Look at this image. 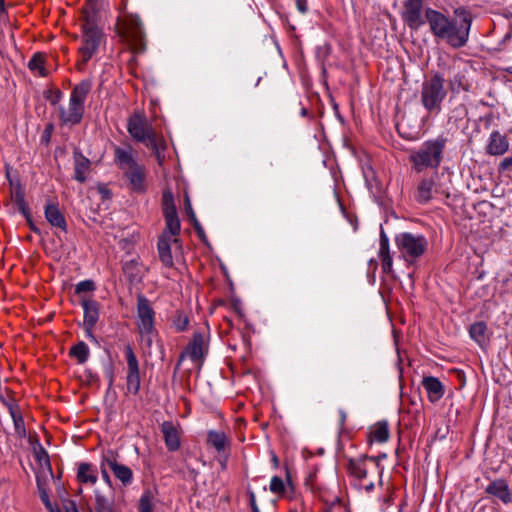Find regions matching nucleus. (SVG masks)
<instances>
[{"instance_id":"obj_1","label":"nucleus","mask_w":512,"mask_h":512,"mask_svg":"<svg viewBox=\"0 0 512 512\" xmlns=\"http://www.w3.org/2000/svg\"><path fill=\"white\" fill-rule=\"evenodd\" d=\"M455 15V19H450L440 11L432 8L425 9V19L433 36L450 47L458 49L468 42L472 15L463 8H457Z\"/></svg>"},{"instance_id":"obj_2","label":"nucleus","mask_w":512,"mask_h":512,"mask_svg":"<svg viewBox=\"0 0 512 512\" xmlns=\"http://www.w3.org/2000/svg\"><path fill=\"white\" fill-rule=\"evenodd\" d=\"M113 154L114 162L128 180L131 190L134 192L145 191V167L135 160L136 152L132 146L129 144L125 147L115 146Z\"/></svg>"},{"instance_id":"obj_3","label":"nucleus","mask_w":512,"mask_h":512,"mask_svg":"<svg viewBox=\"0 0 512 512\" xmlns=\"http://www.w3.org/2000/svg\"><path fill=\"white\" fill-rule=\"evenodd\" d=\"M98 14L95 7L91 4L83 8L82 11V45L79 48L82 63H87L97 52L103 33L98 27Z\"/></svg>"},{"instance_id":"obj_4","label":"nucleus","mask_w":512,"mask_h":512,"mask_svg":"<svg viewBox=\"0 0 512 512\" xmlns=\"http://www.w3.org/2000/svg\"><path fill=\"white\" fill-rule=\"evenodd\" d=\"M446 144L447 138L443 135L423 142L409 156L413 170L421 173L428 168L437 169L443 160Z\"/></svg>"},{"instance_id":"obj_5","label":"nucleus","mask_w":512,"mask_h":512,"mask_svg":"<svg viewBox=\"0 0 512 512\" xmlns=\"http://www.w3.org/2000/svg\"><path fill=\"white\" fill-rule=\"evenodd\" d=\"M127 130L135 141L145 144L160 161L165 143L161 137L157 136L151 123L143 115L134 113L128 120Z\"/></svg>"},{"instance_id":"obj_6","label":"nucleus","mask_w":512,"mask_h":512,"mask_svg":"<svg viewBox=\"0 0 512 512\" xmlns=\"http://www.w3.org/2000/svg\"><path fill=\"white\" fill-rule=\"evenodd\" d=\"M445 82L442 74L435 73L421 85L420 102L430 115H438L442 110V103L448 93Z\"/></svg>"},{"instance_id":"obj_7","label":"nucleus","mask_w":512,"mask_h":512,"mask_svg":"<svg viewBox=\"0 0 512 512\" xmlns=\"http://www.w3.org/2000/svg\"><path fill=\"white\" fill-rule=\"evenodd\" d=\"M399 257L408 265L416 263L427 251L428 240L422 234L401 232L395 236Z\"/></svg>"},{"instance_id":"obj_8","label":"nucleus","mask_w":512,"mask_h":512,"mask_svg":"<svg viewBox=\"0 0 512 512\" xmlns=\"http://www.w3.org/2000/svg\"><path fill=\"white\" fill-rule=\"evenodd\" d=\"M155 311L150 301L143 295H137L136 326L140 335L141 344L150 348L153 344L157 331L154 326Z\"/></svg>"},{"instance_id":"obj_9","label":"nucleus","mask_w":512,"mask_h":512,"mask_svg":"<svg viewBox=\"0 0 512 512\" xmlns=\"http://www.w3.org/2000/svg\"><path fill=\"white\" fill-rule=\"evenodd\" d=\"M121 36L136 52L145 50V33L141 19L135 14H126L122 21Z\"/></svg>"},{"instance_id":"obj_10","label":"nucleus","mask_w":512,"mask_h":512,"mask_svg":"<svg viewBox=\"0 0 512 512\" xmlns=\"http://www.w3.org/2000/svg\"><path fill=\"white\" fill-rule=\"evenodd\" d=\"M209 349V332L205 329L195 331L192 340L186 349L180 355L179 362L188 357L193 362L201 361L208 353ZM180 363H178L179 365Z\"/></svg>"},{"instance_id":"obj_11","label":"nucleus","mask_w":512,"mask_h":512,"mask_svg":"<svg viewBox=\"0 0 512 512\" xmlns=\"http://www.w3.org/2000/svg\"><path fill=\"white\" fill-rule=\"evenodd\" d=\"M438 180L439 174L435 172L430 177H424L419 181L415 191V199L418 203L426 204L435 195L446 193Z\"/></svg>"},{"instance_id":"obj_12","label":"nucleus","mask_w":512,"mask_h":512,"mask_svg":"<svg viewBox=\"0 0 512 512\" xmlns=\"http://www.w3.org/2000/svg\"><path fill=\"white\" fill-rule=\"evenodd\" d=\"M401 17L412 30H418L425 23L423 17V0H405Z\"/></svg>"},{"instance_id":"obj_13","label":"nucleus","mask_w":512,"mask_h":512,"mask_svg":"<svg viewBox=\"0 0 512 512\" xmlns=\"http://www.w3.org/2000/svg\"><path fill=\"white\" fill-rule=\"evenodd\" d=\"M127 361L126 387L127 392L133 395L138 394L140 390V372L139 363L133 349L130 345L125 347Z\"/></svg>"},{"instance_id":"obj_14","label":"nucleus","mask_w":512,"mask_h":512,"mask_svg":"<svg viewBox=\"0 0 512 512\" xmlns=\"http://www.w3.org/2000/svg\"><path fill=\"white\" fill-rule=\"evenodd\" d=\"M104 461L109 469L112 470L115 477L124 485L128 486L133 481L132 470L117 461V455L114 451L109 450L104 454Z\"/></svg>"},{"instance_id":"obj_15","label":"nucleus","mask_w":512,"mask_h":512,"mask_svg":"<svg viewBox=\"0 0 512 512\" xmlns=\"http://www.w3.org/2000/svg\"><path fill=\"white\" fill-rule=\"evenodd\" d=\"M59 119L62 125L74 126L81 122L84 114V107L69 99L68 107L59 106Z\"/></svg>"},{"instance_id":"obj_16","label":"nucleus","mask_w":512,"mask_h":512,"mask_svg":"<svg viewBox=\"0 0 512 512\" xmlns=\"http://www.w3.org/2000/svg\"><path fill=\"white\" fill-rule=\"evenodd\" d=\"M368 460L374 461L376 463V466H379L378 457H374V456H362L357 459H349V461H348L349 474L359 481L366 479L367 475H368L366 462Z\"/></svg>"},{"instance_id":"obj_17","label":"nucleus","mask_w":512,"mask_h":512,"mask_svg":"<svg viewBox=\"0 0 512 512\" xmlns=\"http://www.w3.org/2000/svg\"><path fill=\"white\" fill-rule=\"evenodd\" d=\"M161 432L167 449L169 451H177L180 448L178 427L171 421H165L161 424Z\"/></svg>"},{"instance_id":"obj_18","label":"nucleus","mask_w":512,"mask_h":512,"mask_svg":"<svg viewBox=\"0 0 512 512\" xmlns=\"http://www.w3.org/2000/svg\"><path fill=\"white\" fill-rule=\"evenodd\" d=\"M45 218L48 223L62 232H67V222L57 204L47 203L45 206Z\"/></svg>"},{"instance_id":"obj_19","label":"nucleus","mask_w":512,"mask_h":512,"mask_svg":"<svg viewBox=\"0 0 512 512\" xmlns=\"http://www.w3.org/2000/svg\"><path fill=\"white\" fill-rule=\"evenodd\" d=\"M178 241V238L172 239L169 236H166V233H163L158 239L157 248L159 259L166 267H172L174 264L171 253V243H177Z\"/></svg>"},{"instance_id":"obj_20","label":"nucleus","mask_w":512,"mask_h":512,"mask_svg":"<svg viewBox=\"0 0 512 512\" xmlns=\"http://www.w3.org/2000/svg\"><path fill=\"white\" fill-rule=\"evenodd\" d=\"M509 149V142L505 135H502L499 131H493L490 134L489 143L487 146V153L490 155H503Z\"/></svg>"},{"instance_id":"obj_21","label":"nucleus","mask_w":512,"mask_h":512,"mask_svg":"<svg viewBox=\"0 0 512 512\" xmlns=\"http://www.w3.org/2000/svg\"><path fill=\"white\" fill-rule=\"evenodd\" d=\"M422 386L427 392L429 401L432 403L439 401L444 395V387L436 377H424L422 380Z\"/></svg>"},{"instance_id":"obj_22","label":"nucleus","mask_w":512,"mask_h":512,"mask_svg":"<svg viewBox=\"0 0 512 512\" xmlns=\"http://www.w3.org/2000/svg\"><path fill=\"white\" fill-rule=\"evenodd\" d=\"M379 258L383 272L391 274L393 272V260L390 255L389 239L383 230L380 233Z\"/></svg>"},{"instance_id":"obj_23","label":"nucleus","mask_w":512,"mask_h":512,"mask_svg":"<svg viewBox=\"0 0 512 512\" xmlns=\"http://www.w3.org/2000/svg\"><path fill=\"white\" fill-rule=\"evenodd\" d=\"M485 491L486 493L498 498L504 504H509L512 501L511 493L505 480L498 479L491 482L486 487Z\"/></svg>"},{"instance_id":"obj_24","label":"nucleus","mask_w":512,"mask_h":512,"mask_svg":"<svg viewBox=\"0 0 512 512\" xmlns=\"http://www.w3.org/2000/svg\"><path fill=\"white\" fill-rule=\"evenodd\" d=\"M81 305L84 310L83 327H94L99 319V303L92 299H83Z\"/></svg>"},{"instance_id":"obj_25","label":"nucleus","mask_w":512,"mask_h":512,"mask_svg":"<svg viewBox=\"0 0 512 512\" xmlns=\"http://www.w3.org/2000/svg\"><path fill=\"white\" fill-rule=\"evenodd\" d=\"M91 162L83 156L81 153H74V179L80 183L87 180V176L90 172Z\"/></svg>"},{"instance_id":"obj_26","label":"nucleus","mask_w":512,"mask_h":512,"mask_svg":"<svg viewBox=\"0 0 512 512\" xmlns=\"http://www.w3.org/2000/svg\"><path fill=\"white\" fill-rule=\"evenodd\" d=\"M92 89V81L89 79H84L77 85H75L72 89L70 100L76 102L84 107L85 101L91 92Z\"/></svg>"},{"instance_id":"obj_27","label":"nucleus","mask_w":512,"mask_h":512,"mask_svg":"<svg viewBox=\"0 0 512 512\" xmlns=\"http://www.w3.org/2000/svg\"><path fill=\"white\" fill-rule=\"evenodd\" d=\"M371 442L385 443L389 439V426L386 421L377 422L369 432Z\"/></svg>"},{"instance_id":"obj_28","label":"nucleus","mask_w":512,"mask_h":512,"mask_svg":"<svg viewBox=\"0 0 512 512\" xmlns=\"http://www.w3.org/2000/svg\"><path fill=\"white\" fill-rule=\"evenodd\" d=\"M77 479L80 483L95 484L98 479L96 469L89 463H80L78 465Z\"/></svg>"},{"instance_id":"obj_29","label":"nucleus","mask_w":512,"mask_h":512,"mask_svg":"<svg viewBox=\"0 0 512 512\" xmlns=\"http://www.w3.org/2000/svg\"><path fill=\"white\" fill-rule=\"evenodd\" d=\"M469 334L471 338L477 342L480 346H484L488 343L489 338L487 335V325L485 322H475L470 326Z\"/></svg>"},{"instance_id":"obj_30","label":"nucleus","mask_w":512,"mask_h":512,"mask_svg":"<svg viewBox=\"0 0 512 512\" xmlns=\"http://www.w3.org/2000/svg\"><path fill=\"white\" fill-rule=\"evenodd\" d=\"M207 443L214 447L218 452L224 451L228 445V440L223 432L209 431L207 436Z\"/></svg>"},{"instance_id":"obj_31","label":"nucleus","mask_w":512,"mask_h":512,"mask_svg":"<svg viewBox=\"0 0 512 512\" xmlns=\"http://www.w3.org/2000/svg\"><path fill=\"white\" fill-rule=\"evenodd\" d=\"M166 228L164 233L170 238L175 237L180 233L181 225L177 213L164 215Z\"/></svg>"},{"instance_id":"obj_32","label":"nucleus","mask_w":512,"mask_h":512,"mask_svg":"<svg viewBox=\"0 0 512 512\" xmlns=\"http://www.w3.org/2000/svg\"><path fill=\"white\" fill-rule=\"evenodd\" d=\"M123 272L130 282H135L141 278V267L135 260H130L124 263Z\"/></svg>"},{"instance_id":"obj_33","label":"nucleus","mask_w":512,"mask_h":512,"mask_svg":"<svg viewBox=\"0 0 512 512\" xmlns=\"http://www.w3.org/2000/svg\"><path fill=\"white\" fill-rule=\"evenodd\" d=\"M89 354V347L83 341L78 342L70 349V355L76 358L80 364H83L88 360Z\"/></svg>"},{"instance_id":"obj_34","label":"nucleus","mask_w":512,"mask_h":512,"mask_svg":"<svg viewBox=\"0 0 512 512\" xmlns=\"http://www.w3.org/2000/svg\"><path fill=\"white\" fill-rule=\"evenodd\" d=\"M95 510L96 512H117L113 502L97 491L95 492Z\"/></svg>"},{"instance_id":"obj_35","label":"nucleus","mask_w":512,"mask_h":512,"mask_svg":"<svg viewBox=\"0 0 512 512\" xmlns=\"http://www.w3.org/2000/svg\"><path fill=\"white\" fill-rule=\"evenodd\" d=\"M28 68L33 72H38L40 76H46L47 72L44 67V56L36 53L28 62Z\"/></svg>"},{"instance_id":"obj_36","label":"nucleus","mask_w":512,"mask_h":512,"mask_svg":"<svg viewBox=\"0 0 512 512\" xmlns=\"http://www.w3.org/2000/svg\"><path fill=\"white\" fill-rule=\"evenodd\" d=\"M153 499L154 496L150 490L144 491L139 500V512H153Z\"/></svg>"},{"instance_id":"obj_37","label":"nucleus","mask_w":512,"mask_h":512,"mask_svg":"<svg viewBox=\"0 0 512 512\" xmlns=\"http://www.w3.org/2000/svg\"><path fill=\"white\" fill-rule=\"evenodd\" d=\"M162 209L164 215L177 213L176 206L174 204L173 194L169 190L163 192Z\"/></svg>"},{"instance_id":"obj_38","label":"nucleus","mask_w":512,"mask_h":512,"mask_svg":"<svg viewBox=\"0 0 512 512\" xmlns=\"http://www.w3.org/2000/svg\"><path fill=\"white\" fill-rule=\"evenodd\" d=\"M185 213L187 214L190 222L192 223L194 228L197 230V232L199 234L203 233V229L196 218V215H195V212L193 211L190 199L187 195L185 196Z\"/></svg>"},{"instance_id":"obj_39","label":"nucleus","mask_w":512,"mask_h":512,"mask_svg":"<svg viewBox=\"0 0 512 512\" xmlns=\"http://www.w3.org/2000/svg\"><path fill=\"white\" fill-rule=\"evenodd\" d=\"M10 414L13 419L15 430L17 431V433L19 435H25L26 431H25V426H24V420H23V417L20 414L19 410L11 407Z\"/></svg>"},{"instance_id":"obj_40","label":"nucleus","mask_w":512,"mask_h":512,"mask_svg":"<svg viewBox=\"0 0 512 512\" xmlns=\"http://www.w3.org/2000/svg\"><path fill=\"white\" fill-rule=\"evenodd\" d=\"M269 489L272 493L282 495L285 491L283 480L278 476H273L270 482Z\"/></svg>"},{"instance_id":"obj_41","label":"nucleus","mask_w":512,"mask_h":512,"mask_svg":"<svg viewBox=\"0 0 512 512\" xmlns=\"http://www.w3.org/2000/svg\"><path fill=\"white\" fill-rule=\"evenodd\" d=\"M462 80V76H460L459 74L455 75L453 79L449 80V88L454 92H458L461 89L465 90L466 87Z\"/></svg>"},{"instance_id":"obj_42","label":"nucleus","mask_w":512,"mask_h":512,"mask_svg":"<svg viewBox=\"0 0 512 512\" xmlns=\"http://www.w3.org/2000/svg\"><path fill=\"white\" fill-rule=\"evenodd\" d=\"M95 289V284L92 280H83L76 285V293L90 292Z\"/></svg>"},{"instance_id":"obj_43","label":"nucleus","mask_w":512,"mask_h":512,"mask_svg":"<svg viewBox=\"0 0 512 512\" xmlns=\"http://www.w3.org/2000/svg\"><path fill=\"white\" fill-rule=\"evenodd\" d=\"M62 96V92L60 90H57L51 96H48L47 99L49 100L51 105H57L62 99Z\"/></svg>"},{"instance_id":"obj_44","label":"nucleus","mask_w":512,"mask_h":512,"mask_svg":"<svg viewBox=\"0 0 512 512\" xmlns=\"http://www.w3.org/2000/svg\"><path fill=\"white\" fill-rule=\"evenodd\" d=\"M512 166V156L510 157H506L504 158L500 165H499V170L500 171H505L507 170L508 168H510Z\"/></svg>"},{"instance_id":"obj_45","label":"nucleus","mask_w":512,"mask_h":512,"mask_svg":"<svg viewBox=\"0 0 512 512\" xmlns=\"http://www.w3.org/2000/svg\"><path fill=\"white\" fill-rule=\"evenodd\" d=\"M106 462L104 461V456L102 457V462H101V472H102V477L103 479L109 483L110 482V477H109V474L107 473L106 471Z\"/></svg>"},{"instance_id":"obj_46","label":"nucleus","mask_w":512,"mask_h":512,"mask_svg":"<svg viewBox=\"0 0 512 512\" xmlns=\"http://www.w3.org/2000/svg\"><path fill=\"white\" fill-rule=\"evenodd\" d=\"M249 502L252 509V512H254V509H259L256 503V496L253 491H249Z\"/></svg>"},{"instance_id":"obj_47","label":"nucleus","mask_w":512,"mask_h":512,"mask_svg":"<svg viewBox=\"0 0 512 512\" xmlns=\"http://www.w3.org/2000/svg\"><path fill=\"white\" fill-rule=\"evenodd\" d=\"M338 414H339V424H340L341 428H343L346 418H347V413L343 409H339Z\"/></svg>"},{"instance_id":"obj_48","label":"nucleus","mask_w":512,"mask_h":512,"mask_svg":"<svg viewBox=\"0 0 512 512\" xmlns=\"http://www.w3.org/2000/svg\"><path fill=\"white\" fill-rule=\"evenodd\" d=\"M106 374H107L108 384H109V388H110V387H112V385L114 383V373H113V370L111 367H109L107 369Z\"/></svg>"},{"instance_id":"obj_49","label":"nucleus","mask_w":512,"mask_h":512,"mask_svg":"<svg viewBox=\"0 0 512 512\" xmlns=\"http://www.w3.org/2000/svg\"><path fill=\"white\" fill-rule=\"evenodd\" d=\"M187 325H188V319L187 318H184L183 320H179L178 323L176 324L177 329L179 331L185 330Z\"/></svg>"},{"instance_id":"obj_50","label":"nucleus","mask_w":512,"mask_h":512,"mask_svg":"<svg viewBox=\"0 0 512 512\" xmlns=\"http://www.w3.org/2000/svg\"><path fill=\"white\" fill-rule=\"evenodd\" d=\"M83 328H84V330H85V332H86V337H87L88 339L92 340V341H96V338H95V336H94V334H93V328H94V327H90V328H88V327H83Z\"/></svg>"},{"instance_id":"obj_51","label":"nucleus","mask_w":512,"mask_h":512,"mask_svg":"<svg viewBox=\"0 0 512 512\" xmlns=\"http://www.w3.org/2000/svg\"><path fill=\"white\" fill-rule=\"evenodd\" d=\"M297 8L301 13H305L307 10L306 4L302 1H297Z\"/></svg>"},{"instance_id":"obj_52","label":"nucleus","mask_w":512,"mask_h":512,"mask_svg":"<svg viewBox=\"0 0 512 512\" xmlns=\"http://www.w3.org/2000/svg\"><path fill=\"white\" fill-rule=\"evenodd\" d=\"M41 500L43 501V503L49 507L50 506V503H49V498H48V495L45 491H42L41 492Z\"/></svg>"},{"instance_id":"obj_53","label":"nucleus","mask_w":512,"mask_h":512,"mask_svg":"<svg viewBox=\"0 0 512 512\" xmlns=\"http://www.w3.org/2000/svg\"><path fill=\"white\" fill-rule=\"evenodd\" d=\"M366 492L370 493L374 490V483L370 482L369 484L364 486Z\"/></svg>"},{"instance_id":"obj_54","label":"nucleus","mask_w":512,"mask_h":512,"mask_svg":"<svg viewBox=\"0 0 512 512\" xmlns=\"http://www.w3.org/2000/svg\"><path fill=\"white\" fill-rule=\"evenodd\" d=\"M4 10V0H0V13Z\"/></svg>"},{"instance_id":"obj_55","label":"nucleus","mask_w":512,"mask_h":512,"mask_svg":"<svg viewBox=\"0 0 512 512\" xmlns=\"http://www.w3.org/2000/svg\"><path fill=\"white\" fill-rule=\"evenodd\" d=\"M51 129H52V125H49V126L47 127V129H46L45 133L49 135V133H50Z\"/></svg>"},{"instance_id":"obj_56","label":"nucleus","mask_w":512,"mask_h":512,"mask_svg":"<svg viewBox=\"0 0 512 512\" xmlns=\"http://www.w3.org/2000/svg\"><path fill=\"white\" fill-rule=\"evenodd\" d=\"M273 462L277 463V457L276 456L273 457Z\"/></svg>"},{"instance_id":"obj_57","label":"nucleus","mask_w":512,"mask_h":512,"mask_svg":"<svg viewBox=\"0 0 512 512\" xmlns=\"http://www.w3.org/2000/svg\"><path fill=\"white\" fill-rule=\"evenodd\" d=\"M254 512H260V510L259 509H254Z\"/></svg>"}]
</instances>
